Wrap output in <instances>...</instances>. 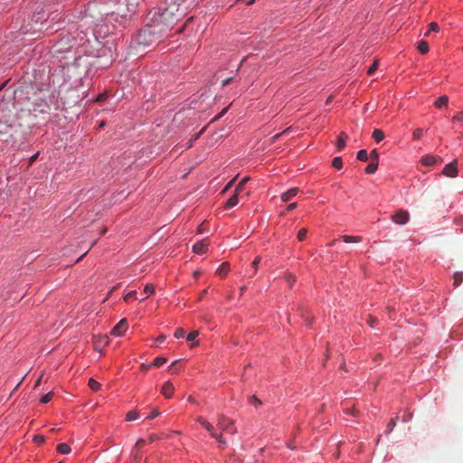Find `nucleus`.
Instances as JSON below:
<instances>
[{
  "label": "nucleus",
  "mask_w": 463,
  "mask_h": 463,
  "mask_svg": "<svg viewBox=\"0 0 463 463\" xmlns=\"http://www.w3.org/2000/svg\"><path fill=\"white\" fill-rule=\"evenodd\" d=\"M250 180V177L246 176V177H243L240 182L239 184L236 185V188H235V192L236 193H240L243 190L244 188V185L246 184V183Z\"/></svg>",
  "instance_id": "bb28decb"
},
{
  "label": "nucleus",
  "mask_w": 463,
  "mask_h": 463,
  "mask_svg": "<svg viewBox=\"0 0 463 463\" xmlns=\"http://www.w3.org/2000/svg\"><path fill=\"white\" fill-rule=\"evenodd\" d=\"M356 157L360 161H367L368 160V154H367L366 150L362 149V150L358 151Z\"/></svg>",
  "instance_id": "2f4dec72"
},
{
  "label": "nucleus",
  "mask_w": 463,
  "mask_h": 463,
  "mask_svg": "<svg viewBox=\"0 0 463 463\" xmlns=\"http://www.w3.org/2000/svg\"><path fill=\"white\" fill-rule=\"evenodd\" d=\"M14 103L12 101L11 97L8 99H4L0 103V137H5L11 134L14 127V113L12 109H14Z\"/></svg>",
  "instance_id": "f03ea898"
},
{
  "label": "nucleus",
  "mask_w": 463,
  "mask_h": 463,
  "mask_svg": "<svg viewBox=\"0 0 463 463\" xmlns=\"http://www.w3.org/2000/svg\"><path fill=\"white\" fill-rule=\"evenodd\" d=\"M342 239L346 243H351V242L358 243V242L362 241L361 236L344 235V236H342Z\"/></svg>",
  "instance_id": "6ab92c4d"
},
{
  "label": "nucleus",
  "mask_w": 463,
  "mask_h": 463,
  "mask_svg": "<svg viewBox=\"0 0 463 463\" xmlns=\"http://www.w3.org/2000/svg\"><path fill=\"white\" fill-rule=\"evenodd\" d=\"M423 136V129L422 128H416L414 131H413V138L418 140L420 138H421V137Z\"/></svg>",
  "instance_id": "4c0bfd02"
},
{
  "label": "nucleus",
  "mask_w": 463,
  "mask_h": 463,
  "mask_svg": "<svg viewBox=\"0 0 463 463\" xmlns=\"http://www.w3.org/2000/svg\"><path fill=\"white\" fill-rule=\"evenodd\" d=\"M286 278L289 283V287H291L293 282L296 280L295 276H293L292 274H288Z\"/></svg>",
  "instance_id": "8fccbe9b"
},
{
  "label": "nucleus",
  "mask_w": 463,
  "mask_h": 463,
  "mask_svg": "<svg viewBox=\"0 0 463 463\" xmlns=\"http://www.w3.org/2000/svg\"><path fill=\"white\" fill-rule=\"evenodd\" d=\"M165 335H159V336L156 338V342H157V343H163V342L165 341Z\"/></svg>",
  "instance_id": "680f3d73"
},
{
  "label": "nucleus",
  "mask_w": 463,
  "mask_h": 463,
  "mask_svg": "<svg viewBox=\"0 0 463 463\" xmlns=\"http://www.w3.org/2000/svg\"><path fill=\"white\" fill-rule=\"evenodd\" d=\"M233 182H234V179H233V180H232V181H230V182L228 183V184L226 185V187L224 188V190H223V191H226L227 189H229V188L232 185Z\"/></svg>",
  "instance_id": "69168bd1"
},
{
  "label": "nucleus",
  "mask_w": 463,
  "mask_h": 463,
  "mask_svg": "<svg viewBox=\"0 0 463 463\" xmlns=\"http://www.w3.org/2000/svg\"><path fill=\"white\" fill-rule=\"evenodd\" d=\"M370 157L373 160V162H378L379 160V154L376 149H373L370 153Z\"/></svg>",
  "instance_id": "c03bdc74"
},
{
  "label": "nucleus",
  "mask_w": 463,
  "mask_h": 463,
  "mask_svg": "<svg viewBox=\"0 0 463 463\" xmlns=\"http://www.w3.org/2000/svg\"><path fill=\"white\" fill-rule=\"evenodd\" d=\"M208 245H209V241L208 239H203L202 241L196 242L194 246H193V250L194 253L196 254H203L204 252L207 251L208 250Z\"/></svg>",
  "instance_id": "9d476101"
},
{
  "label": "nucleus",
  "mask_w": 463,
  "mask_h": 463,
  "mask_svg": "<svg viewBox=\"0 0 463 463\" xmlns=\"http://www.w3.org/2000/svg\"><path fill=\"white\" fill-rule=\"evenodd\" d=\"M288 130H289V128L286 129L285 131H283V132H281V133H279V134L275 135V136L272 137V140L274 141V140L278 139L281 135H283V134L287 133Z\"/></svg>",
  "instance_id": "052dcab7"
},
{
  "label": "nucleus",
  "mask_w": 463,
  "mask_h": 463,
  "mask_svg": "<svg viewBox=\"0 0 463 463\" xmlns=\"http://www.w3.org/2000/svg\"><path fill=\"white\" fill-rule=\"evenodd\" d=\"M397 417L391 419L389 423L387 424L386 433L389 434L392 431L393 428L396 426Z\"/></svg>",
  "instance_id": "c756f323"
},
{
  "label": "nucleus",
  "mask_w": 463,
  "mask_h": 463,
  "mask_svg": "<svg viewBox=\"0 0 463 463\" xmlns=\"http://www.w3.org/2000/svg\"><path fill=\"white\" fill-rule=\"evenodd\" d=\"M332 165L336 169H341L343 166V160L341 157L336 156L332 161Z\"/></svg>",
  "instance_id": "7c9ffc66"
},
{
  "label": "nucleus",
  "mask_w": 463,
  "mask_h": 463,
  "mask_svg": "<svg viewBox=\"0 0 463 463\" xmlns=\"http://www.w3.org/2000/svg\"><path fill=\"white\" fill-rule=\"evenodd\" d=\"M378 69V61H374L367 71L368 75H372Z\"/></svg>",
  "instance_id": "58836bf2"
},
{
  "label": "nucleus",
  "mask_w": 463,
  "mask_h": 463,
  "mask_svg": "<svg viewBox=\"0 0 463 463\" xmlns=\"http://www.w3.org/2000/svg\"><path fill=\"white\" fill-rule=\"evenodd\" d=\"M100 342L103 343L104 345H108L109 344L108 336H106V335L102 336L100 339Z\"/></svg>",
  "instance_id": "e2e57ef3"
},
{
  "label": "nucleus",
  "mask_w": 463,
  "mask_h": 463,
  "mask_svg": "<svg viewBox=\"0 0 463 463\" xmlns=\"http://www.w3.org/2000/svg\"><path fill=\"white\" fill-rule=\"evenodd\" d=\"M205 127L203 128H202L198 133H196L195 135L193 136V137L189 140V142L187 143V146H186V148H190L193 146V144L195 140H197L201 135L204 132L205 130Z\"/></svg>",
  "instance_id": "4be33fe9"
},
{
  "label": "nucleus",
  "mask_w": 463,
  "mask_h": 463,
  "mask_svg": "<svg viewBox=\"0 0 463 463\" xmlns=\"http://www.w3.org/2000/svg\"><path fill=\"white\" fill-rule=\"evenodd\" d=\"M39 156V153H36L35 155H33V156L30 157L29 159V164L32 165L35 160L36 158L38 157Z\"/></svg>",
  "instance_id": "bf43d9fd"
},
{
  "label": "nucleus",
  "mask_w": 463,
  "mask_h": 463,
  "mask_svg": "<svg viewBox=\"0 0 463 463\" xmlns=\"http://www.w3.org/2000/svg\"><path fill=\"white\" fill-rule=\"evenodd\" d=\"M57 450L61 454H69L71 452V447L67 443H60L57 446Z\"/></svg>",
  "instance_id": "412c9836"
},
{
  "label": "nucleus",
  "mask_w": 463,
  "mask_h": 463,
  "mask_svg": "<svg viewBox=\"0 0 463 463\" xmlns=\"http://www.w3.org/2000/svg\"><path fill=\"white\" fill-rule=\"evenodd\" d=\"M429 29L430 32H439V26L437 23L432 22L429 24Z\"/></svg>",
  "instance_id": "37998d69"
},
{
  "label": "nucleus",
  "mask_w": 463,
  "mask_h": 463,
  "mask_svg": "<svg viewBox=\"0 0 463 463\" xmlns=\"http://www.w3.org/2000/svg\"><path fill=\"white\" fill-rule=\"evenodd\" d=\"M213 438H214L216 439V441L221 444L222 446H225L226 445V441L225 439H223V436L222 433H218L216 430L213 433L212 435Z\"/></svg>",
  "instance_id": "393cba45"
},
{
  "label": "nucleus",
  "mask_w": 463,
  "mask_h": 463,
  "mask_svg": "<svg viewBox=\"0 0 463 463\" xmlns=\"http://www.w3.org/2000/svg\"><path fill=\"white\" fill-rule=\"evenodd\" d=\"M372 136H373V138L376 142H381L384 138V133L381 129H378V128L373 130Z\"/></svg>",
  "instance_id": "aec40b11"
},
{
  "label": "nucleus",
  "mask_w": 463,
  "mask_h": 463,
  "mask_svg": "<svg viewBox=\"0 0 463 463\" xmlns=\"http://www.w3.org/2000/svg\"><path fill=\"white\" fill-rule=\"evenodd\" d=\"M197 420L203 425V422H205L206 420H204L203 417H199Z\"/></svg>",
  "instance_id": "774afa93"
},
{
  "label": "nucleus",
  "mask_w": 463,
  "mask_h": 463,
  "mask_svg": "<svg viewBox=\"0 0 463 463\" xmlns=\"http://www.w3.org/2000/svg\"><path fill=\"white\" fill-rule=\"evenodd\" d=\"M175 391V387L173 385V383L171 382H166L163 387H162V390H161V393L165 397V398H171L172 395H173V392Z\"/></svg>",
  "instance_id": "ddd939ff"
},
{
  "label": "nucleus",
  "mask_w": 463,
  "mask_h": 463,
  "mask_svg": "<svg viewBox=\"0 0 463 463\" xmlns=\"http://www.w3.org/2000/svg\"><path fill=\"white\" fill-rule=\"evenodd\" d=\"M298 191H299L298 188L294 187V188H291L288 191L283 193L280 197L281 201L285 202V203L290 201L292 198H294L298 194Z\"/></svg>",
  "instance_id": "4468645a"
},
{
  "label": "nucleus",
  "mask_w": 463,
  "mask_h": 463,
  "mask_svg": "<svg viewBox=\"0 0 463 463\" xmlns=\"http://www.w3.org/2000/svg\"><path fill=\"white\" fill-rule=\"evenodd\" d=\"M166 362V358L163 356H158L154 360L153 365L156 367H159Z\"/></svg>",
  "instance_id": "473e14b6"
},
{
  "label": "nucleus",
  "mask_w": 463,
  "mask_h": 463,
  "mask_svg": "<svg viewBox=\"0 0 463 463\" xmlns=\"http://www.w3.org/2000/svg\"><path fill=\"white\" fill-rule=\"evenodd\" d=\"M442 162L440 156L427 155L421 158V163L427 166H432Z\"/></svg>",
  "instance_id": "9b49d317"
},
{
  "label": "nucleus",
  "mask_w": 463,
  "mask_h": 463,
  "mask_svg": "<svg viewBox=\"0 0 463 463\" xmlns=\"http://www.w3.org/2000/svg\"><path fill=\"white\" fill-rule=\"evenodd\" d=\"M199 335V333L198 331H192L188 335H187V340L189 342H194V339Z\"/></svg>",
  "instance_id": "a19ab883"
},
{
  "label": "nucleus",
  "mask_w": 463,
  "mask_h": 463,
  "mask_svg": "<svg viewBox=\"0 0 463 463\" xmlns=\"http://www.w3.org/2000/svg\"><path fill=\"white\" fill-rule=\"evenodd\" d=\"M239 193H234L226 202L225 207L232 208L238 204L239 203Z\"/></svg>",
  "instance_id": "dca6fc26"
},
{
  "label": "nucleus",
  "mask_w": 463,
  "mask_h": 463,
  "mask_svg": "<svg viewBox=\"0 0 463 463\" xmlns=\"http://www.w3.org/2000/svg\"><path fill=\"white\" fill-rule=\"evenodd\" d=\"M89 387L92 391L97 392V391H99L100 389L101 384L99 382H97L96 380H94L93 378H90L89 380Z\"/></svg>",
  "instance_id": "b1692460"
},
{
  "label": "nucleus",
  "mask_w": 463,
  "mask_h": 463,
  "mask_svg": "<svg viewBox=\"0 0 463 463\" xmlns=\"http://www.w3.org/2000/svg\"><path fill=\"white\" fill-rule=\"evenodd\" d=\"M250 403L257 407L258 405L261 404V402L256 396H250Z\"/></svg>",
  "instance_id": "79ce46f5"
},
{
  "label": "nucleus",
  "mask_w": 463,
  "mask_h": 463,
  "mask_svg": "<svg viewBox=\"0 0 463 463\" xmlns=\"http://www.w3.org/2000/svg\"><path fill=\"white\" fill-rule=\"evenodd\" d=\"M392 220L396 224L404 225L409 222L410 214L406 210L401 209L392 215Z\"/></svg>",
  "instance_id": "6e6552de"
},
{
  "label": "nucleus",
  "mask_w": 463,
  "mask_h": 463,
  "mask_svg": "<svg viewBox=\"0 0 463 463\" xmlns=\"http://www.w3.org/2000/svg\"><path fill=\"white\" fill-rule=\"evenodd\" d=\"M14 103L22 112L44 114L50 111L52 100L47 91L42 90L34 91L32 88H26L14 91Z\"/></svg>",
  "instance_id": "f257e3e1"
},
{
  "label": "nucleus",
  "mask_w": 463,
  "mask_h": 463,
  "mask_svg": "<svg viewBox=\"0 0 463 463\" xmlns=\"http://www.w3.org/2000/svg\"><path fill=\"white\" fill-rule=\"evenodd\" d=\"M418 50L420 53L425 54L429 52V44L425 41H420L418 44Z\"/></svg>",
  "instance_id": "5701e85b"
},
{
  "label": "nucleus",
  "mask_w": 463,
  "mask_h": 463,
  "mask_svg": "<svg viewBox=\"0 0 463 463\" xmlns=\"http://www.w3.org/2000/svg\"><path fill=\"white\" fill-rule=\"evenodd\" d=\"M203 426L206 429V430L210 433L211 436L216 430L213 425L208 422L207 420L205 422H203Z\"/></svg>",
  "instance_id": "f704fd0d"
},
{
  "label": "nucleus",
  "mask_w": 463,
  "mask_h": 463,
  "mask_svg": "<svg viewBox=\"0 0 463 463\" xmlns=\"http://www.w3.org/2000/svg\"><path fill=\"white\" fill-rule=\"evenodd\" d=\"M33 439L36 442H43L44 441V437L41 436V435H35Z\"/></svg>",
  "instance_id": "5fc2aeb1"
},
{
  "label": "nucleus",
  "mask_w": 463,
  "mask_h": 463,
  "mask_svg": "<svg viewBox=\"0 0 463 463\" xmlns=\"http://www.w3.org/2000/svg\"><path fill=\"white\" fill-rule=\"evenodd\" d=\"M137 294V291L136 290H132L130 292H128L125 297H124V300L126 302H128L131 298H134Z\"/></svg>",
  "instance_id": "a18cd8bd"
},
{
  "label": "nucleus",
  "mask_w": 463,
  "mask_h": 463,
  "mask_svg": "<svg viewBox=\"0 0 463 463\" xmlns=\"http://www.w3.org/2000/svg\"><path fill=\"white\" fill-rule=\"evenodd\" d=\"M161 33L162 30H158L154 24H151L140 31L136 37V42L138 45L148 46L158 40V37H156V35Z\"/></svg>",
  "instance_id": "39448f33"
},
{
  "label": "nucleus",
  "mask_w": 463,
  "mask_h": 463,
  "mask_svg": "<svg viewBox=\"0 0 463 463\" xmlns=\"http://www.w3.org/2000/svg\"><path fill=\"white\" fill-rule=\"evenodd\" d=\"M159 415H160V411H159V410H158V409H155V410L151 412V414L147 417V419H154V418H156V417H157V416H159Z\"/></svg>",
  "instance_id": "09e8293b"
},
{
  "label": "nucleus",
  "mask_w": 463,
  "mask_h": 463,
  "mask_svg": "<svg viewBox=\"0 0 463 463\" xmlns=\"http://www.w3.org/2000/svg\"><path fill=\"white\" fill-rule=\"evenodd\" d=\"M184 0H165L163 8L168 12L174 13L177 18H183L188 9Z\"/></svg>",
  "instance_id": "423d86ee"
},
{
  "label": "nucleus",
  "mask_w": 463,
  "mask_h": 463,
  "mask_svg": "<svg viewBox=\"0 0 463 463\" xmlns=\"http://www.w3.org/2000/svg\"><path fill=\"white\" fill-rule=\"evenodd\" d=\"M207 289H203L199 297V299H202L207 294Z\"/></svg>",
  "instance_id": "0e129e2a"
},
{
  "label": "nucleus",
  "mask_w": 463,
  "mask_h": 463,
  "mask_svg": "<svg viewBox=\"0 0 463 463\" xmlns=\"http://www.w3.org/2000/svg\"><path fill=\"white\" fill-rule=\"evenodd\" d=\"M307 230L306 228H302L298 232V240L299 241H304L306 239V237H307Z\"/></svg>",
  "instance_id": "72a5a7b5"
},
{
  "label": "nucleus",
  "mask_w": 463,
  "mask_h": 463,
  "mask_svg": "<svg viewBox=\"0 0 463 463\" xmlns=\"http://www.w3.org/2000/svg\"><path fill=\"white\" fill-rule=\"evenodd\" d=\"M232 81V78H228V79L222 80V87H225V86L229 85Z\"/></svg>",
  "instance_id": "4d7b16f0"
},
{
  "label": "nucleus",
  "mask_w": 463,
  "mask_h": 463,
  "mask_svg": "<svg viewBox=\"0 0 463 463\" xmlns=\"http://www.w3.org/2000/svg\"><path fill=\"white\" fill-rule=\"evenodd\" d=\"M217 428L222 431H226L231 434H235L237 432L233 420L223 415H220L218 417Z\"/></svg>",
  "instance_id": "0eeeda50"
},
{
  "label": "nucleus",
  "mask_w": 463,
  "mask_h": 463,
  "mask_svg": "<svg viewBox=\"0 0 463 463\" xmlns=\"http://www.w3.org/2000/svg\"><path fill=\"white\" fill-rule=\"evenodd\" d=\"M133 456H134V460L137 463H139L140 460H141V456L139 455V453L137 451V452H133Z\"/></svg>",
  "instance_id": "603ef678"
},
{
  "label": "nucleus",
  "mask_w": 463,
  "mask_h": 463,
  "mask_svg": "<svg viewBox=\"0 0 463 463\" xmlns=\"http://www.w3.org/2000/svg\"><path fill=\"white\" fill-rule=\"evenodd\" d=\"M452 121L463 122V111L452 118Z\"/></svg>",
  "instance_id": "49530a36"
},
{
  "label": "nucleus",
  "mask_w": 463,
  "mask_h": 463,
  "mask_svg": "<svg viewBox=\"0 0 463 463\" xmlns=\"http://www.w3.org/2000/svg\"><path fill=\"white\" fill-rule=\"evenodd\" d=\"M443 174L449 177H455L458 175L457 162L454 161L445 165Z\"/></svg>",
  "instance_id": "f8f14e48"
},
{
  "label": "nucleus",
  "mask_w": 463,
  "mask_h": 463,
  "mask_svg": "<svg viewBox=\"0 0 463 463\" xmlns=\"http://www.w3.org/2000/svg\"><path fill=\"white\" fill-rule=\"evenodd\" d=\"M230 269V264L223 262L217 269L216 273L221 277H225Z\"/></svg>",
  "instance_id": "a211bd4d"
},
{
  "label": "nucleus",
  "mask_w": 463,
  "mask_h": 463,
  "mask_svg": "<svg viewBox=\"0 0 463 463\" xmlns=\"http://www.w3.org/2000/svg\"><path fill=\"white\" fill-rule=\"evenodd\" d=\"M138 418V412L137 411H130L127 413L126 420L128 421L135 420Z\"/></svg>",
  "instance_id": "c85d7f7f"
},
{
  "label": "nucleus",
  "mask_w": 463,
  "mask_h": 463,
  "mask_svg": "<svg viewBox=\"0 0 463 463\" xmlns=\"http://www.w3.org/2000/svg\"><path fill=\"white\" fill-rule=\"evenodd\" d=\"M449 104V98L446 95L440 96L434 103L435 107L438 109L446 108Z\"/></svg>",
  "instance_id": "f3484780"
},
{
  "label": "nucleus",
  "mask_w": 463,
  "mask_h": 463,
  "mask_svg": "<svg viewBox=\"0 0 463 463\" xmlns=\"http://www.w3.org/2000/svg\"><path fill=\"white\" fill-rule=\"evenodd\" d=\"M454 286L458 287L459 286L463 281V273L462 272H456L454 274Z\"/></svg>",
  "instance_id": "cd10ccee"
},
{
  "label": "nucleus",
  "mask_w": 463,
  "mask_h": 463,
  "mask_svg": "<svg viewBox=\"0 0 463 463\" xmlns=\"http://www.w3.org/2000/svg\"><path fill=\"white\" fill-rule=\"evenodd\" d=\"M297 206H298L297 203H291L288 205L287 210L293 211L297 208Z\"/></svg>",
  "instance_id": "864d4df0"
},
{
  "label": "nucleus",
  "mask_w": 463,
  "mask_h": 463,
  "mask_svg": "<svg viewBox=\"0 0 463 463\" xmlns=\"http://www.w3.org/2000/svg\"><path fill=\"white\" fill-rule=\"evenodd\" d=\"M52 395H53V392H49L47 394L43 395L41 398V402L42 403H48L52 400Z\"/></svg>",
  "instance_id": "e433bc0d"
},
{
  "label": "nucleus",
  "mask_w": 463,
  "mask_h": 463,
  "mask_svg": "<svg viewBox=\"0 0 463 463\" xmlns=\"http://www.w3.org/2000/svg\"><path fill=\"white\" fill-rule=\"evenodd\" d=\"M181 18H177L174 13L168 12L163 7L158 9V12H155L153 16L154 25L158 29L162 30V33L167 30H172L174 25L176 24Z\"/></svg>",
  "instance_id": "7ed1b4c3"
},
{
  "label": "nucleus",
  "mask_w": 463,
  "mask_h": 463,
  "mask_svg": "<svg viewBox=\"0 0 463 463\" xmlns=\"http://www.w3.org/2000/svg\"><path fill=\"white\" fill-rule=\"evenodd\" d=\"M157 439H158V438H157V436H156V434H151V435H149V437H148V440H149V442H154V441H156Z\"/></svg>",
  "instance_id": "13d9d810"
},
{
  "label": "nucleus",
  "mask_w": 463,
  "mask_h": 463,
  "mask_svg": "<svg viewBox=\"0 0 463 463\" xmlns=\"http://www.w3.org/2000/svg\"><path fill=\"white\" fill-rule=\"evenodd\" d=\"M260 257L255 258V260H253L252 267L255 269V270L257 269L258 265L260 264Z\"/></svg>",
  "instance_id": "3c124183"
},
{
  "label": "nucleus",
  "mask_w": 463,
  "mask_h": 463,
  "mask_svg": "<svg viewBox=\"0 0 463 463\" xmlns=\"http://www.w3.org/2000/svg\"><path fill=\"white\" fill-rule=\"evenodd\" d=\"M227 110H228V108L223 109L222 110V112L217 117H215L213 120H216V119L222 118L227 112Z\"/></svg>",
  "instance_id": "6e6d98bb"
},
{
  "label": "nucleus",
  "mask_w": 463,
  "mask_h": 463,
  "mask_svg": "<svg viewBox=\"0 0 463 463\" xmlns=\"http://www.w3.org/2000/svg\"><path fill=\"white\" fill-rule=\"evenodd\" d=\"M128 328V321L126 318L121 319L111 330L113 335H121Z\"/></svg>",
  "instance_id": "1a4fd4ad"
},
{
  "label": "nucleus",
  "mask_w": 463,
  "mask_h": 463,
  "mask_svg": "<svg viewBox=\"0 0 463 463\" xmlns=\"http://www.w3.org/2000/svg\"><path fill=\"white\" fill-rule=\"evenodd\" d=\"M145 443H146L145 439H139L137 441V443H136L135 449H138L142 448V447L145 445Z\"/></svg>",
  "instance_id": "de8ad7c7"
},
{
  "label": "nucleus",
  "mask_w": 463,
  "mask_h": 463,
  "mask_svg": "<svg viewBox=\"0 0 463 463\" xmlns=\"http://www.w3.org/2000/svg\"><path fill=\"white\" fill-rule=\"evenodd\" d=\"M377 167L378 162H373L366 166L365 172L369 175L374 174L377 170Z\"/></svg>",
  "instance_id": "a878e982"
},
{
  "label": "nucleus",
  "mask_w": 463,
  "mask_h": 463,
  "mask_svg": "<svg viewBox=\"0 0 463 463\" xmlns=\"http://www.w3.org/2000/svg\"><path fill=\"white\" fill-rule=\"evenodd\" d=\"M348 138V136L345 132H341L338 136V139L336 141V147L338 150H342L345 146V142Z\"/></svg>",
  "instance_id": "2eb2a0df"
},
{
  "label": "nucleus",
  "mask_w": 463,
  "mask_h": 463,
  "mask_svg": "<svg viewBox=\"0 0 463 463\" xmlns=\"http://www.w3.org/2000/svg\"><path fill=\"white\" fill-rule=\"evenodd\" d=\"M144 292L147 294L148 296L154 294L155 292V287L153 284H146L144 288Z\"/></svg>",
  "instance_id": "c9c22d12"
},
{
  "label": "nucleus",
  "mask_w": 463,
  "mask_h": 463,
  "mask_svg": "<svg viewBox=\"0 0 463 463\" xmlns=\"http://www.w3.org/2000/svg\"><path fill=\"white\" fill-rule=\"evenodd\" d=\"M139 1L140 0H108V3L112 5L110 14L126 18L129 14L135 11Z\"/></svg>",
  "instance_id": "20e7f679"
},
{
  "label": "nucleus",
  "mask_w": 463,
  "mask_h": 463,
  "mask_svg": "<svg viewBox=\"0 0 463 463\" xmlns=\"http://www.w3.org/2000/svg\"><path fill=\"white\" fill-rule=\"evenodd\" d=\"M374 322H375V319H373V317H371L368 323H369L370 326H372V327H373V323H374Z\"/></svg>",
  "instance_id": "338daca9"
},
{
  "label": "nucleus",
  "mask_w": 463,
  "mask_h": 463,
  "mask_svg": "<svg viewBox=\"0 0 463 463\" xmlns=\"http://www.w3.org/2000/svg\"><path fill=\"white\" fill-rule=\"evenodd\" d=\"M184 334H185V331L182 327H179L175 330L174 335L175 338H182L184 336Z\"/></svg>",
  "instance_id": "ea45409f"
}]
</instances>
